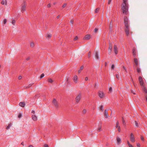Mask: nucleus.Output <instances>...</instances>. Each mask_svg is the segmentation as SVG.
<instances>
[{
    "mask_svg": "<svg viewBox=\"0 0 147 147\" xmlns=\"http://www.w3.org/2000/svg\"><path fill=\"white\" fill-rule=\"evenodd\" d=\"M85 80L86 81H87L88 80V78L87 77H86L85 78Z\"/></svg>",
    "mask_w": 147,
    "mask_h": 147,
    "instance_id": "obj_57",
    "label": "nucleus"
},
{
    "mask_svg": "<svg viewBox=\"0 0 147 147\" xmlns=\"http://www.w3.org/2000/svg\"><path fill=\"white\" fill-rule=\"evenodd\" d=\"M30 46L31 47H33L34 46V43L33 42H31L30 44Z\"/></svg>",
    "mask_w": 147,
    "mask_h": 147,
    "instance_id": "obj_30",
    "label": "nucleus"
},
{
    "mask_svg": "<svg viewBox=\"0 0 147 147\" xmlns=\"http://www.w3.org/2000/svg\"><path fill=\"white\" fill-rule=\"evenodd\" d=\"M32 118L34 121H36L37 120V117L35 114H33L32 115Z\"/></svg>",
    "mask_w": 147,
    "mask_h": 147,
    "instance_id": "obj_10",
    "label": "nucleus"
},
{
    "mask_svg": "<svg viewBox=\"0 0 147 147\" xmlns=\"http://www.w3.org/2000/svg\"><path fill=\"white\" fill-rule=\"evenodd\" d=\"M141 139L143 141H144V138L142 136H141Z\"/></svg>",
    "mask_w": 147,
    "mask_h": 147,
    "instance_id": "obj_49",
    "label": "nucleus"
},
{
    "mask_svg": "<svg viewBox=\"0 0 147 147\" xmlns=\"http://www.w3.org/2000/svg\"><path fill=\"white\" fill-rule=\"evenodd\" d=\"M7 20L6 19H5L3 21V23L4 24H5L7 22Z\"/></svg>",
    "mask_w": 147,
    "mask_h": 147,
    "instance_id": "obj_38",
    "label": "nucleus"
},
{
    "mask_svg": "<svg viewBox=\"0 0 147 147\" xmlns=\"http://www.w3.org/2000/svg\"><path fill=\"white\" fill-rule=\"evenodd\" d=\"M22 76H20L18 77V79L19 80H21L22 79Z\"/></svg>",
    "mask_w": 147,
    "mask_h": 147,
    "instance_id": "obj_52",
    "label": "nucleus"
},
{
    "mask_svg": "<svg viewBox=\"0 0 147 147\" xmlns=\"http://www.w3.org/2000/svg\"><path fill=\"white\" fill-rule=\"evenodd\" d=\"M134 62L135 63V66L137 67L138 65V59L135 58L134 59Z\"/></svg>",
    "mask_w": 147,
    "mask_h": 147,
    "instance_id": "obj_12",
    "label": "nucleus"
},
{
    "mask_svg": "<svg viewBox=\"0 0 147 147\" xmlns=\"http://www.w3.org/2000/svg\"><path fill=\"white\" fill-rule=\"evenodd\" d=\"M90 38V34H88L85 36L84 39L85 40H89Z\"/></svg>",
    "mask_w": 147,
    "mask_h": 147,
    "instance_id": "obj_16",
    "label": "nucleus"
},
{
    "mask_svg": "<svg viewBox=\"0 0 147 147\" xmlns=\"http://www.w3.org/2000/svg\"><path fill=\"white\" fill-rule=\"evenodd\" d=\"M124 22L125 27H127L129 26L128 19L126 17H124Z\"/></svg>",
    "mask_w": 147,
    "mask_h": 147,
    "instance_id": "obj_5",
    "label": "nucleus"
},
{
    "mask_svg": "<svg viewBox=\"0 0 147 147\" xmlns=\"http://www.w3.org/2000/svg\"><path fill=\"white\" fill-rule=\"evenodd\" d=\"M114 68H115V65L114 64H112L111 65V69L113 70L114 69Z\"/></svg>",
    "mask_w": 147,
    "mask_h": 147,
    "instance_id": "obj_39",
    "label": "nucleus"
},
{
    "mask_svg": "<svg viewBox=\"0 0 147 147\" xmlns=\"http://www.w3.org/2000/svg\"><path fill=\"white\" fill-rule=\"evenodd\" d=\"M26 2L24 1L22 4L21 8V11L22 13H23L26 11Z\"/></svg>",
    "mask_w": 147,
    "mask_h": 147,
    "instance_id": "obj_2",
    "label": "nucleus"
},
{
    "mask_svg": "<svg viewBox=\"0 0 147 147\" xmlns=\"http://www.w3.org/2000/svg\"><path fill=\"white\" fill-rule=\"evenodd\" d=\"M112 0H109L108 1V4H109L111 3Z\"/></svg>",
    "mask_w": 147,
    "mask_h": 147,
    "instance_id": "obj_48",
    "label": "nucleus"
},
{
    "mask_svg": "<svg viewBox=\"0 0 147 147\" xmlns=\"http://www.w3.org/2000/svg\"><path fill=\"white\" fill-rule=\"evenodd\" d=\"M130 139L131 142L134 143L135 142L134 136L132 133H131L130 134Z\"/></svg>",
    "mask_w": 147,
    "mask_h": 147,
    "instance_id": "obj_9",
    "label": "nucleus"
},
{
    "mask_svg": "<svg viewBox=\"0 0 147 147\" xmlns=\"http://www.w3.org/2000/svg\"><path fill=\"white\" fill-rule=\"evenodd\" d=\"M98 96L100 98H103L105 96V95L104 93L101 91H99L98 92Z\"/></svg>",
    "mask_w": 147,
    "mask_h": 147,
    "instance_id": "obj_3",
    "label": "nucleus"
},
{
    "mask_svg": "<svg viewBox=\"0 0 147 147\" xmlns=\"http://www.w3.org/2000/svg\"><path fill=\"white\" fill-rule=\"evenodd\" d=\"M135 125H136V126L137 127H138V123L136 121H135Z\"/></svg>",
    "mask_w": 147,
    "mask_h": 147,
    "instance_id": "obj_45",
    "label": "nucleus"
},
{
    "mask_svg": "<svg viewBox=\"0 0 147 147\" xmlns=\"http://www.w3.org/2000/svg\"><path fill=\"white\" fill-rule=\"evenodd\" d=\"M70 22L71 24H72L74 22V20H71L70 21Z\"/></svg>",
    "mask_w": 147,
    "mask_h": 147,
    "instance_id": "obj_60",
    "label": "nucleus"
},
{
    "mask_svg": "<svg viewBox=\"0 0 147 147\" xmlns=\"http://www.w3.org/2000/svg\"><path fill=\"white\" fill-rule=\"evenodd\" d=\"M100 109L102 111H103V110H104L103 107L102 105H101L100 106Z\"/></svg>",
    "mask_w": 147,
    "mask_h": 147,
    "instance_id": "obj_36",
    "label": "nucleus"
},
{
    "mask_svg": "<svg viewBox=\"0 0 147 147\" xmlns=\"http://www.w3.org/2000/svg\"><path fill=\"white\" fill-rule=\"evenodd\" d=\"M12 125V124L11 123H10L9 124H8V125L6 129H9Z\"/></svg>",
    "mask_w": 147,
    "mask_h": 147,
    "instance_id": "obj_24",
    "label": "nucleus"
},
{
    "mask_svg": "<svg viewBox=\"0 0 147 147\" xmlns=\"http://www.w3.org/2000/svg\"><path fill=\"white\" fill-rule=\"evenodd\" d=\"M116 78H117L118 79H119V75L118 74H116Z\"/></svg>",
    "mask_w": 147,
    "mask_h": 147,
    "instance_id": "obj_44",
    "label": "nucleus"
},
{
    "mask_svg": "<svg viewBox=\"0 0 147 147\" xmlns=\"http://www.w3.org/2000/svg\"><path fill=\"white\" fill-rule=\"evenodd\" d=\"M137 146L138 147H140V145L139 143H138L137 144Z\"/></svg>",
    "mask_w": 147,
    "mask_h": 147,
    "instance_id": "obj_50",
    "label": "nucleus"
},
{
    "mask_svg": "<svg viewBox=\"0 0 147 147\" xmlns=\"http://www.w3.org/2000/svg\"><path fill=\"white\" fill-rule=\"evenodd\" d=\"M1 3L2 5H7V0H2L1 2Z\"/></svg>",
    "mask_w": 147,
    "mask_h": 147,
    "instance_id": "obj_19",
    "label": "nucleus"
},
{
    "mask_svg": "<svg viewBox=\"0 0 147 147\" xmlns=\"http://www.w3.org/2000/svg\"><path fill=\"white\" fill-rule=\"evenodd\" d=\"M29 147H34L32 145H30Z\"/></svg>",
    "mask_w": 147,
    "mask_h": 147,
    "instance_id": "obj_63",
    "label": "nucleus"
},
{
    "mask_svg": "<svg viewBox=\"0 0 147 147\" xmlns=\"http://www.w3.org/2000/svg\"><path fill=\"white\" fill-rule=\"evenodd\" d=\"M47 7H51V5L50 4H49L47 5Z\"/></svg>",
    "mask_w": 147,
    "mask_h": 147,
    "instance_id": "obj_54",
    "label": "nucleus"
},
{
    "mask_svg": "<svg viewBox=\"0 0 147 147\" xmlns=\"http://www.w3.org/2000/svg\"><path fill=\"white\" fill-rule=\"evenodd\" d=\"M67 4L66 3L63 4L62 6V7L64 8L67 6Z\"/></svg>",
    "mask_w": 147,
    "mask_h": 147,
    "instance_id": "obj_37",
    "label": "nucleus"
},
{
    "mask_svg": "<svg viewBox=\"0 0 147 147\" xmlns=\"http://www.w3.org/2000/svg\"><path fill=\"white\" fill-rule=\"evenodd\" d=\"M25 105L24 102H20L19 103V105L22 107H24Z\"/></svg>",
    "mask_w": 147,
    "mask_h": 147,
    "instance_id": "obj_22",
    "label": "nucleus"
},
{
    "mask_svg": "<svg viewBox=\"0 0 147 147\" xmlns=\"http://www.w3.org/2000/svg\"><path fill=\"white\" fill-rule=\"evenodd\" d=\"M104 114L105 117L106 118H108V117H109V115L108 114V112L107 110H105Z\"/></svg>",
    "mask_w": 147,
    "mask_h": 147,
    "instance_id": "obj_13",
    "label": "nucleus"
},
{
    "mask_svg": "<svg viewBox=\"0 0 147 147\" xmlns=\"http://www.w3.org/2000/svg\"><path fill=\"white\" fill-rule=\"evenodd\" d=\"M81 94H80L76 97L75 100L76 102L78 103L79 102L81 98Z\"/></svg>",
    "mask_w": 147,
    "mask_h": 147,
    "instance_id": "obj_7",
    "label": "nucleus"
},
{
    "mask_svg": "<svg viewBox=\"0 0 147 147\" xmlns=\"http://www.w3.org/2000/svg\"><path fill=\"white\" fill-rule=\"evenodd\" d=\"M87 111L86 109H84L82 111V113L85 114L86 113Z\"/></svg>",
    "mask_w": 147,
    "mask_h": 147,
    "instance_id": "obj_34",
    "label": "nucleus"
},
{
    "mask_svg": "<svg viewBox=\"0 0 147 147\" xmlns=\"http://www.w3.org/2000/svg\"><path fill=\"white\" fill-rule=\"evenodd\" d=\"M52 36V35L51 34H48L46 36V37L48 39L50 38Z\"/></svg>",
    "mask_w": 147,
    "mask_h": 147,
    "instance_id": "obj_20",
    "label": "nucleus"
},
{
    "mask_svg": "<svg viewBox=\"0 0 147 147\" xmlns=\"http://www.w3.org/2000/svg\"><path fill=\"white\" fill-rule=\"evenodd\" d=\"M90 56H91V54H90V52L89 53L88 55V58H90Z\"/></svg>",
    "mask_w": 147,
    "mask_h": 147,
    "instance_id": "obj_53",
    "label": "nucleus"
},
{
    "mask_svg": "<svg viewBox=\"0 0 147 147\" xmlns=\"http://www.w3.org/2000/svg\"><path fill=\"white\" fill-rule=\"evenodd\" d=\"M52 103L56 108H57L58 107V103L57 101L55 99H53Z\"/></svg>",
    "mask_w": 147,
    "mask_h": 147,
    "instance_id": "obj_8",
    "label": "nucleus"
},
{
    "mask_svg": "<svg viewBox=\"0 0 147 147\" xmlns=\"http://www.w3.org/2000/svg\"><path fill=\"white\" fill-rule=\"evenodd\" d=\"M137 71L138 72L140 73L141 71V70L140 68L138 67H137Z\"/></svg>",
    "mask_w": 147,
    "mask_h": 147,
    "instance_id": "obj_35",
    "label": "nucleus"
},
{
    "mask_svg": "<svg viewBox=\"0 0 147 147\" xmlns=\"http://www.w3.org/2000/svg\"><path fill=\"white\" fill-rule=\"evenodd\" d=\"M73 81L75 84H77L78 82V76L75 75L74 76L73 78Z\"/></svg>",
    "mask_w": 147,
    "mask_h": 147,
    "instance_id": "obj_4",
    "label": "nucleus"
},
{
    "mask_svg": "<svg viewBox=\"0 0 147 147\" xmlns=\"http://www.w3.org/2000/svg\"><path fill=\"white\" fill-rule=\"evenodd\" d=\"M119 132H120V127H119L117 128Z\"/></svg>",
    "mask_w": 147,
    "mask_h": 147,
    "instance_id": "obj_51",
    "label": "nucleus"
},
{
    "mask_svg": "<svg viewBox=\"0 0 147 147\" xmlns=\"http://www.w3.org/2000/svg\"><path fill=\"white\" fill-rule=\"evenodd\" d=\"M16 22V21L14 20H13L12 22V24L13 25H15Z\"/></svg>",
    "mask_w": 147,
    "mask_h": 147,
    "instance_id": "obj_32",
    "label": "nucleus"
},
{
    "mask_svg": "<svg viewBox=\"0 0 147 147\" xmlns=\"http://www.w3.org/2000/svg\"><path fill=\"white\" fill-rule=\"evenodd\" d=\"M22 115L21 113H20L18 115V117L19 118H20L22 117Z\"/></svg>",
    "mask_w": 147,
    "mask_h": 147,
    "instance_id": "obj_41",
    "label": "nucleus"
},
{
    "mask_svg": "<svg viewBox=\"0 0 147 147\" xmlns=\"http://www.w3.org/2000/svg\"><path fill=\"white\" fill-rule=\"evenodd\" d=\"M145 97H146V101H147V95Z\"/></svg>",
    "mask_w": 147,
    "mask_h": 147,
    "instance_id": "obj_62",
    "label": "nucleus"
},
{
    "mask_svg": "<svg viewBox=\"0 0 147 147\" xmlns=\"http://www.w3.org/2000/svg\"><path fill=\"white\" fill-rule=\"evenodd\" d=\"M78 37L77 36H76L74 38V40H76L78 39Z\"/></svg>",
    "mask_w": 147,
    "mask_h": 147,
    "instance_id": "obj_47",
    "label": "nucleus"
},
{
    "mask_svg": "<svg viewBox=\"0 0 147 147\" xmlns=\"http://www.w3.org/2000/svg\"><path fill=\"white\" fill-rule=\"evenodd\" d=\"M44 147H49L48 146L47 144H45L44 145Z\"/></svg>",
    "mask_w": 147,
    "mask_h": 147,
    "instance_id": "obj_59",
    "label": "nucleus"
},
{
    "mask_svg": "<svg viewBox=\"0 0 147 147\" xmlns=\"http://www.w3.org/2000/svg\"><path fill=\"white\" fill-rule=\"evenodd\" d=\"M116 124V128H117L119 127H120L119 126V122L118 121H117Z\"/></svg>",
    "mask_w": 147,
    "mask_h": 147,
    "instance_id": "obj_33",
    "label": "nucleus"
},
{
    "mask_svg": "<svg viewBox=\"0 0 147 147\" xmlns=\"http://www.w3.org/2000/svg\"><path fill=\"white\" fill-rule=\"evenodd\" d=\"M33 84H33H29L28 86H26V88H28L30 87Z\"/></svg>",
    "mask_w": 147,
    "mask_h": 147,
    "instance_id": "obj_31",
    "label": "nucleus"
},
{
    "mask_svg": "<svg viewBox=\"0 0 147 147\" xmlns=\"http://www.w3.org/2000/svg\"><path fill=\"white\" fill-rule=\"evenodd\" d=\"M99 10H100L99 8H96L95 11V13H98L99 12Z\"/></svg>",
    "mask_w": 147,
    "mask_h": 147,
    "instance_id": "obj_28",
    "label": "nucleus"
},
{
    "mask_svg": "<svg viewBox=\"0 0 147 147\" xmlns=\"http://www.w3.org/2000/svg\"><path fill=\"white\" fill-rule=\"evenodd\" d=\"M84 68L83 66H82L80 68V69L78 71V73H80L81 72V71Z\"/></svg>",
    "mask_w": 147,
    "mask_h": 147,
    "instance_id": "obj_23",
    "label": "nucleus"
},
{
    "mask_svg": "<svg viewBox=\"0 0 147 147\" xmlns=\"http://www.w3.org/2000/svg\"><path fill=\"white\" fill-rule=\"evenodd\" d=\"M112 87H110L109 89V92H112Z\"/></svg>",
    "mask_w": 147,
    "mask_h": 147,
    "instance_id": "obj_42",
    "label": "nucleus"
},
{
    "mask_svg": "<svg viewBox=\"0 0 147 147\" xmlns=\"http://www.w3.org/2000/svg\"><path fill=\"white\" fill-rule=\"evenodd\" d=\"M114 51L115 53L117 54L118 53V48L116 45L114 46Z\"/></svg>",
    "mask_w": 147,
    "mask_h": 147,
    "instance_id": "obj_15",
    "label": "nucleus"
},
{
    "mask_svg": "<svg viewBox=\"0 0 147 147\" xmlns=\"http://www.w3.org/2000/svg\"><path fill=\"white\" fill-rule=\"evenodd\" d=\"M142 89L146 93H147V88L145 87V85L142 87Z\"/></svg>",
    "mask_w": 147,
    "mask_h": 147,
    "instance_id": "obj_21",
    "label": "nucleus"
},
{
    "mask_svg": "<svg viewBox=\"0 0 147 147\" xmlns=\"http://www.w3.org/2000/svg\"><path fill=\"white\" fill-rule=\"evenodd\" d=\"M30 57H28L26 58V60H28L30 59Z\"/></svg>",
    "mask_w": 147,
    "mask_h": 147,
    "instance_id": "obj_58",
    "label": "nucleus"
},
{
    "mask_svg": "<svg viewBox=\"0 0 147 147\" xmlns=\"http://www.w3.org/2000/svg\"><path fill=\"white\" fill-rule=\"evenodd\" d=\"M98 29L96 28H95L94 29V30L95 32L96 33L98 31Z\"/></svg>",
    "mask_w": 147,
    "mask_h": 147,
    "instance_id": "obj_46",
    "label": "nucleus"
},
{
    "mask_svg": "<svg viewBox=\"0 0 147 147\" xmlns=\"http://www.w3.org/2000/svg\"><path fill=\"white\" fill-rule=\"evenodd\" d=\"M117 144L119 145L121 143V139L118 137H117Z\"/></svg>",
    "mask_w": 147,
    "mask_h": 147,
    "instance_id": "obj_17",
    "label": "nucleus"
},
{
    "mask_svg": "<svg viewBox=\"0 0 147 147\" xmlns=\"http://www.w3.org/2000/svg\"><path fill=\"white\" fill-rule=\"evenodd\" d=\"M31 112H32V113H33L34 114H35V111L34 110H32V111Z\"/></svg>",
    "mask_w": 147,
    "mask_h": 147,
    "instance_id": "obj_56",
    "label": "nucleus"
},
{
    "mask_svg": "<svg viewBox=\"0 0 147 147\" xmlns=\"http://www.w3.org/2000/svg\"><path fill=\"white\" fill-rule=\"evenodd\" d=\"M112 45L110 44L109 45V47L108 49V52L110 53L112 51Z\"/></svg>",
    "mask_w": 147,
    "mask_h": 147,
    "instance_id": "obj_18",
    "label": "nucleus"
},
{
    "mask_svg": "<svg viewBox=\"0 0 147 147\" xmlns=\"http://www.w3.org/2000/svg\"><path fill=\"white\" fill-rule=\"evenodd\" d=\"M44 74H42L40 76V78H42L44 76Z\"/></svg>",
    "mask_w": 147,
    "mask_h": 147,
    "instance_id": "obj_43",
    "label": "nucleus"
},
{
    "mask_svg": "<svg viewBox=\"0 0 147 147\" xmlns=\"http://www.w3.org/2000/svg\"><path fill=\"white\" fill-rule=\"evenodd\" d=\"M48 81L49 82L51 83H52L53 82V80L50 78H49L48 79Z\"/></svg>",
    "mask_w": 147,
    "mask_h": 147,
    "instance_id": "obj_27",
    "label": "nucleus"
},
{
    "mask_svg": "<svg viewBox=\"0 0 147 147\" xmlns=\"http://www.w3.org/2000/svg\"><path fill=\"white\" fill-rule=\"evenodd\" d=\"M95 58L96 59H99V57H98V53L97 52H96V55H95Z\"/></svg>",
    "mask_w": 147,
    "mask_h": 147,
    "instance_id": "obj_25",
    "label": "nucleus"
},
{
    "mask_svg": "<svg viewBox=\"0 0 147 147\" xmlns=\"http://www.w3.org/2000/svg\"><path fill=\"white\" fill-rule=\"evenodd\" d=\"M21 144L23 145H24V142H22L21 143Z\"/></svg>",
    "mask_w": 147,
    "mask_h": 147,
    "instance_id": "obj_64",
    "label": "nucleus"
},
{
    "mask_svg": "<svg viewBox=\"0 0 147 147\" xmlns=\"http://www.w3.org/2000/svg\"><path fill=\"white\" fill-rule=\"evenodd\" d=\"M127 144H128V146L129 147H134L131 144L129 143V142L128 141H127Z\"/></svg>",
    "mask_w": 147,
    "mask_h": 147,
    "instance_id": "obj_29",
    "label": "nucleus"
},
{
    "mask_svg": "<svg viewBox=\"0 0 147 147\" xmlns=\"http://www.w3.org/2000/svg\"><path fill=\"white\" fill-rule=\"evenodd\" d=\"M101 128V124H100L99 126L97 128V130L98 131H100Z\"/></svg>",
    "mask_w": 147,
    "mask_h": 147,
    "instance_id": "obj_26",
    "label": "nucleus"
},
{
    "mask_svg": "<svg viewBox=\"0 0 147 147\" xmlns=\"http://www.w3.org/2000/svg\"><path fill=\"white\" fill-rule=\"evenodd\" d=\"M125 32L127 36H129V26L127 27H125Z\"/></svg>",
    "mask_w": 147,
    "mask_h": 147,
    "instance_id": "obj_14",
    "label": "nucleus"
},
{
    "mask_svg": "<svg viewBox=\"0 0 147 147\" xmlns=\"http://www.w3.org/2000/svg\"><path fill=\"white\" fill-rule=\"evenodd\" d=\"M59 17H60V16L59 15V16H58L57 17V18L58 19L59 18Z\"/></svg>",
    "mask_w": 147,
    "mask_h": 147,
    "instance_id": "obj_61",
    "label": "nucleus"
},
{
    "mask_svg": "<svg viewBox=\"0 0 147 147\" xmlns=\"http://www.w3.org/2000/svg\"><path fill=\"white\" fill-rule=\"evenodd\" d=\"M138 79L140 85L142 86V87L144 86L145 85L144 83L143 82L142 78L141 76H140L139 77Z\"/></svg>",
    "mask_w": 147,
    "mask_h": 147,
    "instance_id": "obj_6",
    "label": "nucleus"
},
{
    "mask_svg": "<svg viewBox=\"0 0 147 147\" xmlns=\"http://www.w3.org/2000/svg\"><path fill=\"white\" fill-rule=\"evenodd\" d=\"M122 122H123V124L124 125H125V122L123 118L122 119Z\"/></svg>",
    "mask_w": 147,
    "mask_h": 147,
    "instance_id": "obj_40",
    "label": "nucleus"
},
{
    "mask_svg": "<svg viewBox=\"0 0 147 147\" xmlns=\"http://www.w3.org/2000/svg\"><path fill=\"white\" fill-rule=\"evenodd\" d=\"M131 92L133 93L134 94H136V93L135 92H134L133 90H131Z\"/></svg>",
    "mask_w": 147,
    "mask_h": 147,
    "instance_id": "obj_55",
    "label": "nucleus"
},
{
    "mask_svg": "<svg viewBox=\"0 0 147 147\" xmlns=\"http://www.w3.org/2000/svg\"><path fill=\"white\" fill-rule=\"evenodd\" d=\"M132 54L134 57L136 56V49L135 47H134L133 49Z\"/></svg>",
    "mask_w": 147,
    "mask_h": 147,
    "instance_id": "obj_11",
    "label": "nucleus"
},
{
    "mask_svg": "<svg viewBox=\"0 0 147 147\" xmlns=\"http://www.w3.org/2000/svg\"><path fill=\"white\" fill-rule=\"evenodd\" d=\"M128 9V4L127 0H123L121 4V10L123 13L125 14H127Z\"/></svg>",
    "mask_w": 147,
    "mask_h": 147,
    "instance_id": "obj_1",
    "label": "nucleus"
}]
</instances>
